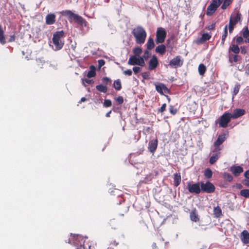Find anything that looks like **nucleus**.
I'll use <instances>...</instances> for the list:
<instances>
[{"instance_id": "25", "label": "nucleus", "mask_w": 249, "mask_h": 249, "mask_svg": "<svg viewBox=\"0 0 249 249\" xmlns=\"http://www.w3.org/2000/svg\"><path fill=\"white\" fill-rule=\"evenodd\" d=\"M155 51L156 53L162 55L164 54L166 52V47L163 44L160 45L156 48Z\"/></svg>"}, {"instance_id": "58", "label": "nucleus", "mask_w": 249, "mask_h": 249, "mask_svg": "<svg viewBox=\"0 0 249 249\" xmlns=\"http://www.w3.org/2000/svg\"><path fill=\"white\" fill-rule=\"evenodd\" d=\"M215 23H212V24L209 25L207 27V29L209 30H213L215 28Z\"/></svg>"}, {"instance_id": "54", "label": "nucleus", "mask_w": 249, "mask_h": 249, "mask_svg": "<svg viewBox=\"0 0 249 249\" xmlns=\"http://www.w3.org/2000/svg\"><path fill=\"white\" fill-rule=\"evenodd\" d=\"M109 224L112 229H116L115 221L114 219H111Z\"/></svg>"}, {"instance_id": "9", "label": "nucleus", "mask_w": 249, "mask_h": 249, "mask_svg": "<svg viewBox=\"0 0 249 249\" xmlns=\"http://www.w3.org/2000/svg\"><path fill=\"white\" fill-rule=\"evenodd\" d=\"M63 14L64 16H68L70 19H73L79 24H82L84 21V19L81 17L74 14L70 10L63 11Z\"/></svg>"}, {"instance_id": "47", "label": "nucleus", "mask_w": 249, "mask_h": 249, "mask_svg": "<svg viewBox=\"0 0 249 249\" xmlns=\"http://www.w3.org/2000/svg\"><path fill=\"white\" fill-rule=\"evenodd\" d=\"M112 105V102L111 100L109 99H105L104 102V106L107 107H110Z\"/></svg>"}, {"instance_id": "40", "label": "nucleus", "mask_w": 249, "mask_h": 249, "mask_svg": "<svg viewBox=\"0 0 249 249\" xmlns=\"http://www.w3.org/2000/svg\"><path fill=\"white\" fill-rule=\"evenodd\" d=\"M169 112L172 115H175L178 111V109L176 108L174 106L170 105L169 108Z\"/></svg>"}, {"instance_id": "50", "label": "nucleus", "mask_w": 249, "mask_h": 249, "mask_svg": "<svg viewBox=\"0 0 249 249\" xmlns=\"http://www.w3.org/2000/svg\"><path fill=\"white\" fill-rule=\"evenodd\" d=\"M149 75H150L149 72H147V71L144 72L142 73V76L144 79H149L150 78Z\"/></svg>"}, {"instance_id": "51", "label": "nucleus", "mask_w": 249, "mask_h": 249, "mask_svg": "<svg viewBox=\"0 0 249 249\" xmlns=\"http://www.w3.org/2000/svg\"><path fill=\"white\" fill-rule=\"evenodd\" d=\"M116 101L117 102L118 104L121 105L124 103V98L122 96H119L116 99Z\"/></svg>"}, {"instance_id": "49", "label": "nucleus", "mask_w": 249, "mask_h": 249, "mask_svg": "<svg viewBox=\"0 0 249 249\" xmlns=\"http://www.w3.org/2000/svg\"><path fill=\"white\" fill-rule=\"evenodd\" d=\"M150 54H151L150 53L148 50H145L144 52V53H143V56L142 57L143 58V59H145V60H146L147 59H148L149 57Z\"/></svg>"}, {"instance_id": "1", "label": "nucleus", "mask_w": 249, "mask_h": 249, "mask_svg": "<svg viewBox=\"0 0 249 249\" xmlns=\"http://www.w3.org/2000/svg\"><path fill=\"white\" fill-rule=\"evenodd\" d=\"M132 34L135 37V41L137 44H142L144 43L147 34L142 27L138 26L134 28L132 31Z\"/></svg>"}, {"instance_id": "61", "label": "nucleus", "mask_w": 249, "mask_h": 249, "mask_svg": "<svg viewBox=\"0 0 249 249\" xmlns=\"http://www.w3.org/2000/svg\"><path fill=\"white\" fill-rule=\"evenodd\" d=\"M235 186L238 189H240L243 188V185L241 183H236Z\"/></svg>"}, {"instance_id": "8", "label": "nucleus", "mask_w": 249, "mask_h": 249, "mask_svg": "<svg viewBox=\"0 0 249 249\" xmlns=\"http://www.w3.org/2000/svg\"><path fill=\"white\" fill-rule=\"evenodd\" d=\"M201 191L206 193H212L215 191V188L214 185L210 181L206 183L200 182Z\"/></svg>"}, {"instance_id": "33", "label": "nucleus", "mask_w": 249, "mask_h": 249, "mask_svg": "<svg viewBox=\"0 0 249 249\" xmlns=\"http://www.w3.org/2000/svg\"><path fill=\"white\" fill-rule=\"evenodd\" d=\"M231 57L232 58V60H231V57H229V61L230 62H232V61H233L234 62L236 63L240 61L242 59L241 57L238 55V54H232L231 55Z\"/></svg>"}, {"instance_id": "44", "label": "nucleus", "mask_w": 249, "mask_h": 249, "mask_svg": "<svg viewBox=\"0 0 249 249\" xmlns=\"http://www.w3.org/2000/svg\"><path fill=\"white\" fill-rule=\"evenodd\" d=\"M103 83L105 84V86L110 85L111 84V80L107 77H104L102 79Z\"/></svg>"}, {"instance_id": "13", "label": "nucleus", "mask_w": 249, "mask_h": 249, "mask_svg": "<svg viewBox=\"0 0 249 249\" xmlns=\"http://www.w3.org/2000/svg\"><path fill=\"white\" fill-rule=\"evenodd\" d=\"M241 14L239 11L235 14H232L231 16L229 23H231L233 25H236L241 20Z\"/></svg>"}, {"instance_id": "52", "label": "nucleus", "mask_w": 249, "mask_h": 249, "mask_svg": "<svg viewBox=\"0 0 249 249\" xmlns=\"http://www.w3.org/2000/svg\"><path fill=\"white\" fill-rule=\"evenodd\" d=\"M133 71L135 74H137L142 71V68L140 67H134Z\"/></svg>"}, {"instance_id": "11", "label": "nucleus", "mask_w": 249, "mask_h": 249, "mask_svg": "<svg viewBox=\"0 0 249 249\" xmlns=\"http://www.w3.org/2000/svg\"><path fill=\"white\" fill-rule=\"evenodd\" d=\"M183 63V61L181 59V56L178 55L170 60L169 65L173 68H177L181 67Z\"/></svg>"}, {"instance_id": "22", "label": "nucleus", "mask_w": 249, "mask_h": 249, "mask_svg": "<svg viewBox=\"0 0 249 249\" xmlns=\"http://www.w3.org/2000/svg\"><path fill=\"white\" fill-rule=\"evenodd\" d=\"M214 4H210L207 8L206 15L208 16L212 15L217 9Z\"/></svg>"}, {"instance_id": "34", "label": "nucleus", "mask_w": 249, "mask_h": 249, "mask_svg": "<svg viewBox=\"0 0 249 249\" xmlns=\"http://www.w3.org/2000/svg\"><path fill=\"white\" fill-rule=\"evenodd\" d=\"M113 87L117 90H121L122 89V84L120 79H117L114 81Z\"/></svg>"}, {"instance_id": "16", "label": "nucleus", "mask_w": 249, "mask_h": 249, "mask_svg": "<svg viewBox=\"0 0 249 249\" xmlns=\"http://www.w3.org/2000/svg\"><path fill=\"white\" fill-rule=\"evenodd\" d=\"M158 144V141L157 139L151 140L148 143V148L149 151L153 154L157 148Z\"/></svg>"}, {"instance_id": "39", "label": "nucleus", "mask_w": 249, "mask_h": 249, "mask_svg": "<svg viewBox=\"0 0 249 249\" xmlns=\"http://www.w3.org/2000/svg\"><path fill=\"white\" fill-rule=\"evenodd\" d=\"M142 52V49L140 47H136L133 50V53L134 54L133 56H140Z\"/></svg>"}, {"instance_id": "10", "label": "nucleus", "mask_w": 249, "mask_h": 249, "mask_svg": "<svg viewBox=\"0 0 249 249\" xmlns=\"http://www.w3.org/2000/svg\"><path fill=\"white\" fill-rule=\"evenodd\" d=\"M200 182L191 184V182L187 183V189L191 193L198 194L201 192Z\"/></svg>"}, {"instance_id": "63", "label": "nucleus", "mask_w": 249, "mask_h": 249, "mask_svg": "<svg viewBox=\"0 0 249 249\" xmlns=\"http://www.w3.org/2000/svg\"><path fill=\"white\" fill-rule=\"evenodd\" d=\"M15 36L13 35V36H10V39L9 40V42H13V41H15Z\"/></svg>"}, {"instance_id": "31", "label": "nucleus", "mask_w": 249, "mask_h": 249, "mask_svg": "<svg viewBox=\"0 0 249 249\" xmlns=\"http://www.w3.org/2000/svg\"><path fill=\"white\" fill-rule=\"evenodd\" d=\"M219 154H220V153L213 155V156H212L210 158V160H209L210 163L211 164H214L217 161V160L219 159V158L220 157Z\"/></svg>"}, {"instance_id": "18", "label": "nucleus", "mask_w": 249, "mask_h": 249, "mask_svg": "<svg viewBox=\"0 0 249 249\" xmlns=\"http://www.w3.org/2000/svg\"><path fill=\"white\" fill-rule=\"evenodd\" d=\"M55 22V15L54 14H49L46 17V24L52 25Z\"/></svg>"}, {"instance_id": "15", "label": "nucleus", "mask_w": 249, "mask_h": 249, "mask_svg": "<svg viewBox=\"0 0 249 249\" xmlns=\"http://www.w3.org/2000/svg\"><path fill=\"white\" fill-rule=\"evenodd\" d=\"M246 111L244 109L237 108L233 110L232 114L231 113V116L232 119H237L244 114H245Z\"/></svg>"}, {"instance_id": "53", "label": "nucleus", "mask_w": 249, "mask_h": 249, "mask_svg": "<svg viewBox=\"0 0 249 249\" xmlns=\"http://www.w3.org/2000/svg\"><path fill=\"white\" fill-rule=\"evenodd\" d=\"M166 104L165 103L162 104L161 107L160 108L158 109V111L160 112V113L163 112L166 109Z\"/></svg>"}, {"instance_id": "29", "label": "nucleus", "mask_w": 249, "mask_h": 249, "mask_svg": "<svg viewBox=\"0 0 249 249\" xmlns=\"http://www.w3.org/2000/svg\"><path fill=\"white\" fill-rule=\"evenodd\" d=\"M227 36H228V25H226L224 27V33L222 35V38H221V44L222 46L224 45L225 39H226V37H227Z\"/></svg>"}, {"instance_id": "21", "label": "nucleus", "mask_w": 249, "mask_h": 249, "mask_svg": "<svg viewBox=\"0 0 249 249\" xmlns=\"http://www.w3.org/2000/svg\"><path fill=\"white\" fill-rule=\"evenodd\" d=\"M211 36L207 33H204L202 35L201 37L196 40V42L197 44H202L205 41L210 39Z\"/></svg>"}, {"instance_id": "3", "label": "nucleus", "mask_w": 249, "mask_h": 249, "mask_svg": "<svg viewBox=\"0 0 249 249\" xmlns=\"http://www.w3.org/2000/svg\"><path fill=\"white\" fill-rule=\"evenodd\" d=\"M71 240L76 249H86L85 246V239L81 235H73L71 236Z\"/></svg>"}, {"instance_id": "43", "label": "nucleus", "mask_w": 249, "mask_h": 249, "mask_svg": "<svg viewBox=\"0 0 249 249\" xmlns=\"http://www.w3.org/2000/svg\"><path fill=\"white\" fill-rule=\"evenodd\" d=\"M240 195L246 198H249V190L244 189L242 190L240 192Z\"/></svg>"}, {"instance_id": "57", "label": "nucleus", "mask_w": 249, "mask_h": 249, "mask_svg": "<svg viewBox=\"0 0 249 249\" xmlns=\"http://www.w3.org/2000/svg\"><path fill=\"white\" fill-rule=\"evenodd\" d=\"M82 81H83V83H84V82H86V83L89 84V85L92 84L94 83L93 80H90V79H87V78L82 79Z\"/></svg>"}, {"instance_id": "28", "label": "nucleus", "mask_w": 249, "mask_h": 249, "mask_svg": "<svg viewBox=\"0 0 249 249\" xmlns=\"http://www.w3.org/2000/svg\"><path fill=\"white\" fill-rule=\"evenodd\" d=\"M213 214L216 218L220 217L222 215V210L219 206L213 208Z\"/></svg>"}, {"instance_id": "24", "label": "nucleus", "mask_w": 249, "mask_h": 249, "mask_svg": "<svg viewBox=\"0 0 249 249\" xmlns=\"http://www.w3.org/2000/svg\"><path fill=\"white\" fill-rule=\"evenodd\" d=\"M233 53L234 54H238L240 52V48L237 44H231L229 49V52Z\"/></svg>"}, {"instance_id": "4", "label": "nucleus", "mask_w": 249, "mask_h": 249, "mask_svg": "<svg viewBox=\"0 0 249 249\" xmlns=\"http://www.w3.org/2000/svg\"><path fill=\"white\" fill-rule=\"evenodd\" d=\"M231 117V113L225 112L218 119V124L220 127L226 128L230 122Z\"/></svg>"}, {"instance_id": "46", "label": "nucleus", "mask_w": 249, "mask_h": 249, "mask_svg": "<svg viewBox=\"0 0 249 249\" xmlns=\"http://www.w3.org/2000/svg\"><path fill=\"white\" fill-rule=\"evenodd\" d=\"M223 0H212L211 4H214L217 8L221 5Z\"/></svg>"}, {"instance_id": "48", "label": "nucleus", "mask_w": 249, "mask_h": 249, "mask_svg": "<svg viewBox=\"0 0 249 249\" xmlns=\"http://www.w3.org/2000/svg\"><path fill=\"white\" fill-rule=\"evenodd\" d=\"M240 52L242 54H246L247 53V47L245 46H240Z\"/></svg>"}, {"instance_id": "17", "label": "nucleus", "mask_w": 249, "mask_h": 249, "mask_svg": "<svg viewBox=\"0 0 249 249\" xmlns=\"http://www.w3.org/2000/svg\"><path fill=\"white\" fill-rule=\"evenodd\" d=\"M230 171L235 177H238L243 172V168L240 166H232L230 167Z\"/></svg>"}, {"instance_id": "55", "label": "nucleus", "mask_w": 249, "mask_h": 249, "mask_svg": "<svg viewBox=\"0 0 249 249\" xmlns=\"http://www.w3.org/2000/svg\"><path fill=\"white\" fill-rule=\"evenodd\" d=\"M234 26H235V25H233V24H232L231 23H229V32L230 34L232 33V32L234 30Z\"/></svg>"}, {"instance_id": "35", "label": "nucleus", "mask_w": 249, "mask_h": 249, "mask_svg": "<svg viewBox=\"0 0 249 249\" xmlns=\"http://www.w3.org/2000/svg\"><path fill=\"white\" fill-rule=\"evenodd\" d=\"M206 71V66L203 64H199L198 66V72L200 75H203Z\"/></svg>"}, {"instance_id": "41", "label": "nucleus", "mask_w": 249, "mask_h": 249, "mask_svg": "<svg viewBox=\"0 0 249 249\" xmlns=\"http://www.w3.org/2000/svg\"><path fill=\"white\" fill-rule=\"evenodd\" d=\"M232 1L233 0H224L221 8L223 10L226 9L232 3Z\"/></svg>"}, {"instance_id": "30", "label": "nucleus", "mask_w": 249, "mask_h": 249, "mask_svg": "<svg viewBox=\"0 0 249 249\" xmlns=\"http://www.w3.org/2000/svg\"><path fill=\"white\" fill-rule=\"evenodd\" d=\"M6 38L4 35V31L2 29V26L0 25V43L4 45L6 43Z\"/></svg>"}, {"instance_id": "19", "label": "nucleus", "mask_w": 249, "mask_h": 249, "mask_svg": "<svg viewBox=\"0 0 249 249\" xmlns=\"http://www.w3.org/2000/svg\"><path fill=\"white\" fill-rule=\"evenodd\" d=\"M242 36L245 39V43H249V30L247 26L243 28L241 31Z\"/></svg>"}, {"instance_id": "23", "label": "nucleus", "mask_w": 249, "mask_h": 249, "mask_svg": "<svg viewBox=\"0 0 249 249\" xmlns=\"http://www.w3.org/2000/svg\"><path fill=\"white\" fill-rule=\"evenodd\" d=\"M190 219L192 221L198 222L199 221V218L198 215L197 213L196 210L195 209L193 210L190 214Z\"/></svg>"}, {"instance_id": "32", "label": "nucleus", "mask_w": 249, "mask_h": 249, "mask_svg": "<svg viewBox=\"0 0 249 249\" xmlns=\"http://www.w3.org/2000/svg\"><path fill=\"white\" fill-rule=\"evenodd\" d=\"M96 89L97 90L103 93H106L107 91V87L102 84L97 85L96 86Z\"/></svg>"}, {"instance_id": "42", "label": "nucleus", "mask_w": 249, "mask_h": 249, "mask_svg": "<svg viewBox=\"0 0 249 249\" xmlns=\"http://www.w3.org/2000/svg\"><path fill=\"white\" fill-rule=\"evenodd\" d=\"M243 38L244 37L243 36H239L235 37L233 38V39L235 40L236 44H237L238 45H240V44L243 43L244 42H245V40H244Z\"/></svg>"}, {"instance_id": "6", "label": "nucleus", "mask_w": 249, "mask_h": 249, "mask_svg": "<svg viewBox=\"0 0 249 249\" xmlns=\"http://www.w3.org/2000/svg\"><path fill=\"white\" fill-rule=\"evenodd\" d=\"M128 64L132 66L139 65L143 67L145 66V62L142 57L132 55L128 61Z\"/></svg>"}, {"instance_id": "45", "label": "nucleus", "mask_w": 249, "mask_h": 249, "mask_svg": "<svg viewBox=\"0 0 249 249\" xmlns=\"http://www.w3.org/2000/svg\"><path fill=\"white\" fill-rule=\"evenodd\" d=\"M240 85L239 84L236 85L234 86L233 90L232 92L233 97L235 96L238 93L239 89H240Z\"/></svg>"}, {"instance_id": "59", "label": "nucleus", "mask_w": 249, "mask_h": 249, "mask_svg": "<svg viewBox=\"0 0 249 249\" xmlns=\"http://www.w3.org/2000/svg\"><path fill=\"white\" fill-rule=\"evenodd\" d=\"M243 183L244 185L247 187H249V178L247 179H245L243 181Z\"/></svg>"}, {"instance_id": "20", "label": "nucleus", "mask_w": 249, "mask_h": 249, "mask_svg": "<svg viewBox=\"0 0 249 249\" xmlns=\"http://www.w3.org/2000/svg\"><path fill=\"white\" fill-rule=\"evenodd\" d=\"M241 239L242 242L244 244L249 243V233L246 231L244 230L241 233Z\"/></svg>"}, {"instance_id": "7", "label": "nucleus", "mask_w": 249, "mask_h": 249, "mask_svg": "<svg viewBox=\"0 0 249 249\" xmlns=\"http://www.w3.org/2000/svg\"><path fill=\"white\" fill-rule=\"evenodd\" d=\"M228 136V134L226 133H223L218 136L216 141L213 143V146L214 147V149L213 150V152H217L221 150L219 146L226 141Z\"/></svg>"}, {"instance_id": "64", "label": "nucleus", "mask_w": 249, "mask_h": 249, "mask_svg": "<svg viewBox=\"0 0 249 249\" xmlns=\"http://www.w3.org/2000/svg\"><path fill=\"white\" fill-rule=\"evenodd\" d=\"M152 248L153 249H158V246L155 243H153L152 245Z\"/></svg>"}, {"instance_id": "38", "label": "nucleus", "mask_w": 249, "mask_h": 249, "mask_svg": "<svg viewBox=\"0 0 249 249\" xmlns=\"http://www.w3.org/2000/svg\"><path fill=\"white\" fill-rule=\"evenodd\" d=\"M223 178L229 182H231L233 180L232 176L228 173H224L223 175Z\"/></svg>"}, {"instance_id": "27", "label": "nucleus", "mask_w": 249, "mask_h": 249, "mask_svg": "<svg viewBox=\"0 0 249 249\" xmlns=\"http://www.w3.org/2000/svg\"><path fill=\"white\" fill-rule=\"evenodd\" d=\"M174 177V185L175 186L177 187L178 186L181 182V176L180 174H175Z\"/></svg>"}, {"instance_id": "56", "label": "nucleus", "mask_w": 249, "mask_h": 249, "mask_svg": "<svg viewBox=\"0 0 249 249\" xmlns=\"http://www.w3.org/2000/svg\"><path fill=\"white\" fill-rule=\"evenodd\" d=\"M123 73L126 75L131 76L132 74V71L130 69H128L124 71Z\"/></svg>"}, {"instance_id": "26", "label": "nucleus", "mask_w": 249, "mask_h": 249, "mask_svg": "<svg viewBox=\"0 0 249 249\" xmlns=\"http://www.w3.org/2000/svg\"><path fill=\"white\" fill-rule=\"evenodd\" d=\"M146 48L148 50H151L155 47V43L153 39L150 37L148 38L146 44Z\"/></svg>"}, {"instance_id": "37", "label": "nucleus", "mask_w": 249, "mask_h": 249, "mask_svg": "<svg viewBox=\"0 0 249 249\" xmlns=\"http://www.w3.org/2000/svg\"><path fill=\"white\" fill-rule=\"evenodd\" d=\"M204 175L207 178H210L212 177L213 172L210 168H207L204 171Z\"/></svg>"}, {"instance_id": "5", "label": "nucleus", "mask_w": 249, "mask_h": 249, "mask_svg": "<svg viewBox=\"0 0 249 249\" xmlns=\"http://www.w3.org/2000/svg\"><path fill=\"white\" fill-rule=\"evenodd\" d=\"M166 35V31L164 28L162 27L158 28L156 34V44H159L163 43L165 40Z\"/></svg>"}, {"instance_id": "14", "label": "nucleus", "mask_w": 249, "mask_h": 249, "mask_svg": "<svg viewBox=\"0 0 249 249\" xmlns=\"http://www.w3.org/2000/svg\"><path fill=\"white\" fill-rule=\"evenodd\" d=\"M159 62L156 56L153 55L148 63V69L150 71L155 70L158 66Z\"/></svg>"}, {"instance_id": "36", "label": "nucleus", "mask_w": 249, "mask_h": 249, "mask_svg": "<svg viewBox=\"0 0 249 249\" xmlns=\"http://www.w3.org/2000/svg\"><path fill=\"white\" fill-rule=\"evenodd\" d=\"M90 69L91 70L88 71L87 74V77L88 78L93 77L96 75L95 70L93 66H91Z\"/></svg>"}, {"instance_id": "12", "label": "nucleus", "mask_w": 249, "mask_h": 249, "mask_svg": "<svg viewBox=\"0 0 249 249\" xmlns=\"http://www.w3.org/2000/svg\"><path fill=\"white\" fill-rule=\"evenodd\" d=\"M155 87L156 90L160 94L163 95V92L167 93L169 92V89L163 83H160L158 84H155Z\"/></svg>"}, {"instance_id": "2", "label": "nucleus", "mask_w": 249, "mask_h": 249, "mask_svg": "<svg viewBox=\"0 0 249 249\" xmlns=\"http://www.w3.org/2000/svg\"><path fill=\"white\" fill-rule=\"evenodd\" d=\"M64 35L63 31H57L54 33L53 37V42L57 50H60L64 45V42L60 40Z\"/></svg>"}, {"instance_id": "60", "label": "nucleus", "mask_w": 249, "mask_h": 249, "mask_svg": "<svg viewBox=\"0 0 249 249\" xmlns=\"http://www.w3.org/2000/svg\"><path fill=\"white\" fill-rule=\"evenodd\" d=\"M244 176L246 178L249 179V170L245 172Z\"/></svg>"}, {"instance_id": "62", "label": "nucleus", "mask_w": 249, "mask_h": 249, "mask_svg": "<svg viewBox=\"0 0 249 249\" xmlns=\"http://www.w3.org/2000/svg\"><path fill=\"white\" fill-rule=\"evenodd\" d=\"M98 63L100 66H102L105 64L104 60L101 59L98 60Z\"/></svg>"}]
</instances>
